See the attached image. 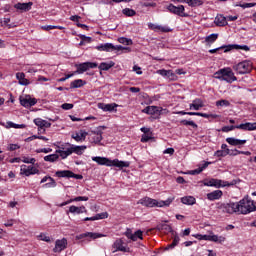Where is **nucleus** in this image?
<instances>
[{
	"label": "nucleus",
	"mask_w": 256,
	"mask_h": 256,
	"mask_svg": "<svg viewBox=\"0 0 256 256\" xmlns=\"http://www.w3.org/2000/svg\"><path fill=\"white\" fill-rule=\"evenodd\" d=\"M8 129H25V124H15L11 121L7 122Z\"/></svg>",
	"instance_id": "obj_42"
},
{
	"label": "nucleus",
	"mask_w": 256,
	"mask_h": 256,
	"mask_svg": "<svg viewBox=\"0 0 256 256\" xmlns=\"http://www.w3.org/2000/svg\"><path fill=\"white\" fill-rule=\"evenodd\" d=\"M97 51H106L107 53L113 51H131L129 47H123L121 45L115 46L113 43H105L99 46H96Z\"/></svg>",
	"instance_id": "obj_8"
},
{
	"label": "nucleus",
	"mask_w": 256,
	"mask_h": 256,
	"mask_svg": "<svg viewBox=\"0 0 256 256\" xmlns=\"http://www.w3.org/2000/svg\"><path fill=\"white\" fill-rule=\"evenodd\" d=\"M232 69L237 73V75H247L253 71V62L244 60L234 64Z\"/></svg>",
	"instance_id": "obj_5"
},
{
	"label": "nucleus",
	"mask_w": 256,
	"mask_h": 256,
	"mask_svg": "<svg viewBox=\"0 0 256 256\" xmlns=\"http://www.w3.org/2000/svg\"><path fill=\"white\" fill-rule=\"evenodd\" d=\"M65 249H67V239L63 238L62 240L56 241L53 251L54 253H61V251H65Z\"/></svg>",
	"instance_id": "obj_18"
},
{
	"label": "nucleus",
	"mask_w": 256,
	"mask_h": 256,
	"mask_svg": "<svg viewBox=\"0 0 256 256\" xmlns=\"http://www.w3.org/2000/svg\"><path fill=\"white\" fill-rule=\"evenodd\" d=\"M216 39H219V34H210L206 37L207 43H215Z\"/></svg>",
	"instance_id": "obj_49"
},
{
	"label": "nucleus",
	"mask_w": 256,
	"mask_h": 256,
	"mask_svg": "<svg viewBox=\"0 0 256 256\" xmlns=\"http://www.w3.org/2000/svg\"><path fill=\"white\" fill-rule=\"evenodd\" d=\"M156 229L157 231H163V233H171V231H173V228H171V225L166 223L158 224L156 226Z\"/></svg>",
	"instance_id": "obj_33"
},
{
	"label": "nucleus",
	"mask_w": 256,
	"mask_h": 256,
	"mask_svg": "<svg viewBox=\"0 0 256 256\" xmlns=\"http://www.w3.org/2000/svg\"><path fill=\"white\" fill-rule=\"evenodd\" d=\"M73 104L71 103H64L61 105V109H64V111H70V109H73Z\"/></svg>",
	"instance_id": "obj_55"
},
{
	"label": "nucleus",
	"mask_w": 256,
	"mask_h": 256,
	"mask_svg": "<svg viewBox=\"0 0 256 256\" xmlns=\"http://www.w3.org/2000/svg\"><path fill=\"white\" fill-rule=\"evenodd\" d=\"M55 176L59 177V178H66V179H83V175L75 174L71 170H59V171H56Z\"/></svg>",
	"instance_id": "obj_11"
},
{
	"label": "nucleus",
	"mask_w": 256,
	"mask_h": 256,
	"mask_svg": "<svg viewBox=\"0 0 256 256\" xmlns=\"http://www.w3.org/2000/svg\"><path fill=\"white\" fill-rule=\"evenodd\" d=\"M150 29H154V31H161V33H171V31H173V29L169 28V26H159L153 24Z\"/></svg>",
	"instance_id": "obj_37"
},
{
	"label": "nucleus",
	"mask_w": 256,
	"mask_h": 256,
	"mask_svg": "<svg viewBox=\"0 0 256 256\" xmlns=\"http://www.w3.org/2000/svg\"><path fill=\"white\" fill-rule=\"evenodd\" d=\"M69 213H77V215H81V213H87V209L85 206L77 207L75 205H72L69 207Z\"/></svg>",
	"instance_id": "obj_30"
},
{
	"label": "nucleus",
	"mask_w": 256,
	"mask_h": 256,
	"mask_svg": "<svg viewBox=\"0 0 256 256\" xmlns=\"http://www.w3.org/2000/svg\"><path fill=\"white\" fill-rule=\"evenodd\" d=\"M85 237H89L90 239H101V237H105V234L95 233V232H86L80 235V239Z\"/></svg>",
	"instance_id": "obj_28"
},
{
	"label": "nucleus",
	"mask_w": 256,
	"mask_h": 256,
	"mask_svg": "<svg viewBox=\"0 0 256 256\" xmlns=\"http://www.w3.org/2000/svg\"><path fill=\"white\" fill-rule=\"evenodd\" d=\"M122 15H125V17H135L137 15V12L131 8H124L122 10Z\"/></svg>",
	"instance_id": "obj_40"
},
{
	"label": "nucleus",
	"mask_w": 256,
	"mask_h": 256,
	"mask_svg": "<svg viewBox=\"0 0 256 256\" xmlns=\"http://www.w3.org/2000/svg\"><path fill=\"white\" fill-rule=\"evenodd\" d=\"M201 107H204L203 100L196 98L193 100V103L190 104V109H194V111H199Z\"/></svg>",
	"instance_id": "obj_35"
},
{
	"label": "nucleus",
	"mask_w": 256,
	"mask_h": 256,
	"mask_svg": "<svg viewBox=\"0 0 256 256\" xmlns=\"http://www.w3.org/2000/svg\"><path fill=\"white\" fill-rule=\"evenodd\" d=\"M125 235L128 239H131V241H137L138 239L143 240V231L141 230H137L134 234L127 231Z\"/></svg>",
	"instance_id": "obj_23"
},
{
	"label": "nucleus",
	"mask_w": 256,
	"mask_h": 256,
	"mask_svg": "<svg viewBox=\"0 0 256 256\" xmlns=\"http://www.w3.org/2000/svg\"><path fill=\"white\" fill-rule=\"evenodd\" d=\"M151 139H153V137H151V135L144 134V135H142L141 143H148V141H151Z\"/></svg>",
	"instance_id": "obj_54"
},
{
	"label": "nucleus",
	"mask_w": 256,
	"mask_h": 256,
	"mask_svg": "<svg viewBox=\"0 0 256 256\" xmlns=\"http://www.w3.org/2000/svg\"><path fill=\"white\" fill-rule=\"evenodd\" d=\"M49 181L48 183L44 184L43 187L45 189H51V188H55L57 187V182L55 181V179L52 178H49Z\"/></svg>",
	"instance_id": "obj_45"
},
{
	"label": "nucleus",
	"mask_w": 256,
	"mask_h": 256,
	"mask_svg": "<svg viewBox=\"0 0 256 256\" xmlns=\"http://www.w3.org/2000/svg\"><path fill=\"white\" fill-rule=\"evenodd\" d=\"M181 125H185L186 127L190 126L193 129H197L199 126L197 125V123H195L194 121L191 120H181L180 121Z\"/></svg>",
	"instance_id": "obj_41"
},
{
	"label": "nucleus",
	"mask_w": 256,
	"mask_h": 256,
	"mask_svg": "<svg viewBox=\"0 0 256 256\" xmlns=\"http://www.w3.org/2000/svg\"><path fill=\"white\" fill-rule=\"evenodd\" d=\"M181 203H183V205H195L197 199L193 196H184L181 198Z\"/></svg>",
	"instance_id": "obj_34"
},
{
	"label": "nucleus",
	"mask_w": 256,
	"mask_h": 256,
	"mask_svg": "<svg viewBox=\"0 0 256 256\" xmlns=\"http://www.w3.org/2000/svg\"><path fill=\"white\" fill-rule=\"evenodd\" d=\"M228 46H234L233 49H242L243 51H249V46L247 45H237V44H229Z\"/></svg>",
	"instance_id": "obj_52"
},
{
	"label": "nucleus",
	"mask_w": 256,
	"mask_h": 256,
	"mask_svg": "<svg viewBox=\"0 0 256 256\" xmlns=\"http://www.w3.org/2000/svg\"><path fill=\"white\" fill-rule=\"evenodd\" d=\"M33 7V2H28V3H21L18 2L17 4L14 5V9H18L19 11H31V8Z\"/></svg>",
	"instance_id": "obj_22"
},
{
	"label": "nucleus",
	"mask_w": 256,
	"mask_h": 256,
	"mask_svg": "<svg viewBox=\"0 0 256 256\" xmlns=\"http://www.w3.org/2000/svg\"><path fill=\"white\" fill-rule=\"evenodd\" d=\"M81 39H82V41H83L84 43H91V41H92V38H91V37H87V36H85V35H82V36H81Z\"/></svg>",
	"instance_id": "obj_64"
},
{
	"label": "nucleus",
	"mask_w": 256,
	"mask_h": 256,
	"mask_svg": "<svg viewBox=\"0 0 256 256\" xmlns=\"http://www.w3.org/2000/svg\"><path fill=\"white\" fill-rule=\"evenodd\" d=\"M231 105V102L229 100H218L216 101V107H229Z\"/></svg>",
	"instance_id": "obj_46"
},
{
	"label": "nucleus",
	"mask_w": 256,
	"mask_h": 256,
	"mask_svg": "<svg viewBox=\"0 0 256 256\" xmlns=\"http://www.w3.org/2000/svg\"><path fill=\"white\" fill-rule=\"evenodd\" d=\"M179 241H180V238L178 235L174 236V239L172 241V243L168 244L166 246V251H169V249H175V247H177V245H179Z\"/></svg>",
	"instance_id": "obj_39"
},
{
	"label": "nucleus",
	"mask_w": 256,
	"mask_h": 256,
	"mask_svg": "<svg viewBox=\"0 0 256 256\" xmlns=\"http://www.w3.org/2000/svg\"><path fill=\"white\" fill-rule=\"evenodd\" d=\"M22 163H27L30 165H35L37 163V160L35 158H29L27 156L22 157Z\"/></svg>",
	"instance_id": "obj_48"
},
{
	"label": "nucleus",
	"mask_w": 256,
	"mask_h": 256,
	"mask_svg": "<svg viewBox=\"0 0 256 256\" xmlns=\"http://www.w3.org/2000/svg\"><path fill=\"white\" fill-rule=\"evenodd\" d=\"M93 143L98 144L100 141H103V135L101 132L94 133L92 138Z\"/></svg>",
	"instance_id": "obj_47"
},
{
	"label": "nucleus",
	"mask_w": 256,
	"mask_h": 256,
	"mask_svg": "<svg viewBox=\"0 0 256 256\" xmlns=\"http://www.w3.org/2000/svg\"><path fill=\"white\" fill-rule=\"evenodd\" d=\"M66 145L67 147H70L71 155H73V153H75V155H83V153H85V150L87 149V146L85 145L77 146L71 143H66Z\"/></svg>",
	"instance_id": "obj_15"
},
{
	"label": "nucleus",
	"mask_w": 256,
	"mask_h": 256,
	"mask_svg": "<svg viewBox=\"0 0 256 256\" xmlns=\"http://www.w3.org/2000/svg\"><path fill=\"white\" fill-rule=\"evenodd\" d=\"M84 85H87V82L83 79H77L70 83V89H79L80 87H83Z\"/></svg>",
	"instance_id": "obj_31"
},
{
	"label": "nucleus",
	"mask_w": 256,
	"mask_h": 256,
	"mask_svg": "<svg viewBox=\"0 0 256 256\" xmlns=\"http://www.w3.org/2000/svg\"><path fill=\"white\" fill-rule=\"evenodd\" d=\"M21 175H25V177H29L31 175H39V169L34 166H27L25 164L21 165L20 167Z\"/></svg>",
	"instance_id": "obj_12"
},
{
	"label": "nucleus",
	"mask_w": 256,
	"mask_h": 256,
	"mask_svg": "<svg viewBox=\"0 0 256 256\" xmlns=\"http://www.w3.org/2000/svg\"><path fill=\"white\" fill-rule=\"evenodd\" d=\"M214 23L217 25V27H225L227 26V18L219 14L216 16Z\"/></svg>",
	"instance_id": "obj_29"
},
{
	"label": "nucleus",
	"mask_w": 256,
	"mask_h": 256,
	"mask_svg": "<svg viewBox=\"0 0 256 256\" xmlns=\"http://www.w3.org/2000/svg\"><path fill=\"white\" fill-rule=\"evenodd\" d=\"M164 111H167V109L159 106H150V115H154V119H159V116L163 115Z\"/></svg>",
	"instance_id": "obj_20"
},
{
	"label": "nucleus",
	"mask_w": 256,
	"mask_h": 256,
	"mask_svg": "<svg viewBox=\"0 0 256 256\" xmlns=\"http://www.w3.org/2000/svg\"><path fill=\"white\" fill-rule=\"evenodd\" d=\"M204 3L203 0H188L189 7H201Z\"/></svg>",
	"instance_id": "obj_43"
},
{
	"label": "nucleus",
	"mask_w": 256,
	"mask_h": 256,
	"mask_svg": "<svg viewBox=\"0 0 256 256\" xmlns=\"http://www.w3.org/2000/svg\"><path fill=\"white\" fill-rule=\"evenodd\" d=\"M41 29L43 31H51L53 29H55V25H46V26H42Z\"/></svg>",
	"instance_id": "obj_63"
},
{
	"label": "nucleus",
	"mask_w": 256,
	"mask_h": 256,
	"mask_svg": "<svg viewBox=\"0 0 256 256\" xmlns=\"http://www.w3.org/2000/svg\"><path fill=\"white\" fill-rule=\"evenodd\" d=\"M92 161H95V163H98V165H106V167H118L119 169H123L131 165V163L127 161H121L119 159L110 160L109 158L101 156L92 157Z\"/></svg>",
	"instance_id": "obj_2"
},
{
	"label": "nucleus",
	"mask_w": 256,
	"mask_h": 256,
	"mask_svg": "<svg viewBox=\"0 0 256 256\" xmlns=\"http://www.w3.org/2000/svg\"><path fill=\"white\" fill-rule=\"evenodd\" d=\"M113 248L116 249L115 251H122L123 253H127V251H129L125 246V242H123L121 239H118L114 242Z\"/></svg>",
	"instance_id": "obj_24"
},
{
	"label": "nucleus",
	"mask_w": 256,
	"mask_h": 256,
	"mask_svg": "<svg viewBox=\"0 0 256 256\" xmlns=\"http://www.w3.org/2000/svg\"><path fill=\"white\" fill-rule=\"evenodd\" d=\"M76 73L77 75H83L85 71H89V69H96V67H99V64L97 62H83L80 64H75Z\"/></svg>",
	"instance_id": "obj_9"
},
{
	"label": "nucleus",
	"mask_w": 256,
	"mask_h": 256,
	"mask_svg": "<svg viewBox=\"0 0 256 256\" xmlns=\"http://www.w3.org/2000/svg\"><path fill=\"white\" fill-rule=\"evenodd\" d=\"M17 149H21V146L18 144H9L8 151H17Z\"/></svg>",
	"instance_id": "obj_59"
},
{
	"label": "nucleus",
	"mask_w": 256,
	"mask_h": 256,
	"mask_svg": "<svg viewBox=\"0 0 256 256\" xmlns=\"http://www.w3.org/2000/svg\"><path fill=\"white\" fill-rule=\"evenodd\" d=\"M107 217H109V213L102 212V213L96 214L95 216H92V217H86L83 219V221H99L101 219H107Z\"/></svg>",
	"instance_id": "obj_25"
},
{
	"label": "nucleus",
	"mask_w": 256,
	"mask_h": 256,
	"mask_svg": "<svg viewBox=\"0 0 256 256\" xmlns=\"http://www.w3.org/2000/svg\"><path fill=\"white\" fill-rule=\"evenodd\" d=\"M118 107L119 105L117 103H110V104L99 103L98 104V109H102V111L109 112V113L113 111H117Z\"/></svg>",
	"instance_id": "obj_17"
},
{
	"label": "nucleus",
	"mask_w": 256,
	"mask_h": 256,
	"mask_svg": "<svg viewBox=\"0 0 256 256\" xmlns=\"http://www.w3.org/2000/svg\"><path fill=\"white\" fill-rule=\"evenodd\" d=\"M216 209L220 213H228L229 215H233V213H239L241 215H248V213H253L256 211L255 202L249 199H242L239 202H229V203H221L218 202L216 204Z\"/></svg>",
	"instance_id": "obj_1"
},
{
	"label": "nucleus",
	"mask_w": 256,
	"mask_h": 256,
	"mask_svg": "<svg viewBox=\"0 0 256 256\" xmlns=\"http://www.w3.org/2000/svg\"><path fill=\"white\" fill-rule=\"evenodd\" d=\"M53 149L51 148H40L36 150V153H51Z\"/></svg>",
	"instance_id": "obj_61"
},
{
	"label": "nucleus",
	"mask_w": 256,
	"mask_h": 256,
	"mask_svg": "<svg viewBox=\"0 0 256 256\" xmlns=\"http://www.w3.org/2000/svg\"><path fill=\"white\" fill-rule=\"evenodd\" d=\"M166 9L169 11V13L178 15V17H189V14L185 13V6L183 5L175 6L173 4H169Z\"/></svg>",
	"instance_id": "obj_10"
},
{
	"label": "nucleus",
	"mask_w": 256,
	"mask_h": 256,
	"mask_svg": "<svg viewBox=\"0 0 256 256\" xmlns=\"http://www.w3.org/2000/svg\"><path fill=\"white\" fill-rule=\"evenodd\" d=\"M112 67H115V62L110 61V62H102L100 63V65L98 66V69L100 71H109V69H111Z\"/></svg>",
	"instance_id": "obj_36"
},
{
	"label": "nucleus",
	"mask_w": 256,
	"mask_h": 256,
	"mask_svg": "<svg viewBox=\"0 0 256 256\" xmlns=\"http://www.w3.org/2000/svg\"><path fill=\"white\" fill-rule=\"evenodd\" d=\"M87 135H89L87 131L80 130L79 132L71 134V138L74 139V141H76L77 143H83V141L87 139Z\"/></svg>",
	"instance_id": "obj_16"
},
{
	"label": "nucleus",
	"mask_w": 256,
	"mask_h": 256,
	"mask_svg": "<svg viewBox=\"0 0 256 256\" xmlns=\"http://www.w3.org/2000/svg\"><path fill=\"white\" fill-rule=\"evenodd\" d=\"M158 75H161L162 77H167L169 73H171L170 70L161 69L157 71Z\"/></svg>",
	"instance_id": "obj_58"
},
{
	"label": "nucleus",
	"mask_w": 256,
	"mask_h": 256,
	"mask_svg": "<svg viewBox=\"0 0 256 256\" xmlns=\"http://www.w3.org/2000/svg\"><path fill=\"white\" fill-rule=\"evenodd\" d=\"M227 155H230V150H217L214 153V157H227Z\"/></svg>",
	"instance_id": "obj_44"
},
{
	"label": "nucleus",
	"mask_w": 256,
	"mask_h": 256,
	"mask_svg": "<svg viewBox=\"0 0 256 256\" xmlns=\"http://www.w3.org/2000/svg\"><path fill=\"white\" fill-rule=\"evenodd\" d=\"M171 203H173V199L171 198H168L166 201H158L150 197L140 199V205H143V207H169Z\"/></svg>",
	"instance_id": "obj_4"
},
{
	"label": "nucleus",
	"mask_w": 256,
	"mask_h": 256,
	"mask_svg": "<svg viewBox=\"0 0 256 256\" xmlns=\"http://www.w3.org/2000/svg\"><path fill=\"white\" fill-rule=\"evenodd\" d=\"M255 6H256V3H243L238 5V7H241L242 9H249Z\"/></svg>",
	"instance_id": "obj_53"
},
{
	"label": "nucleus",
	"mask_w": 256,
	"mask_h": 256,
	"mask_svg": "<svg viewBox=\"0 0 256 256\" xmlns=\"http://www.w3.org/2000/svg\"><path fill=\"white\" fill-rule=\"evenodd\" d=\"M226 142H228L229 145H232V147H237L239 145H245L247 143V140H239L234 137L226 138Z\"/></svg>",
	"instance_id": "obj_27"
},
{
	"label": "nucleus",
	"mask_w": 256,
	"mask_h": 256,
	"mask_svg": "<svg viewBox=\"0 0 256 256\" xmlns=\"http://www.w3.org/2000/svg\"><path fill=\"white\" fill-rule=\"evenodd\" d=\"M118 41L122 44V45H132L133 44V40L125 38V37H121L118 39Z\"/></svg>",
	"instance_id": "obj_51"
},
{
	"label": "nucleus",
	"mask_w": 256,
	"mask_h": 256,
	"mask_svg": "<svg viewBox=\"0 0 256 256\" xmlns=\"http://www.w3.org/2000/svg\"><path fill=\"white\" fill-rule=\"evenodd\" d=\"M44 161L47 163H55V161H59V154H50L44 157Z\"/></svg>",
	"instance_id": "obj_38"
},
{
	"label": "nucleus",
	"mask_w": 256,
	"mask_h": 256,
	"mask_svg": "<svg viewBox=\"0 0 256 256\" xmlns=\"http://www.w3.org/2000/svg\"><path fill=\"white\" fill-rule=\"evenodd\" d=\"M204 185L205 187H215L216 189H221V187H232V185H235V182H228L224 180L210 178L204 180Z\"/></svg>",
	"instance_id": "obj_7"
},
{
	"label": "nucleus",
	"mask_w": 256,
	"mask_h": 256,
	"mask_svg": "<svg viewBox=\"0 0 256 256\" xmlns=\"http://www.w3.org/2000/svg\"><path fill=\"white\" fill-rule=\"evenodd\" d=\"M213 77L214 79H219V81H226V83H233L237 81V76L233 73V70L230 67L216 71Z\"/></svg>",
	"instance_id": "obj_3"
},
{
	"label": "nucleus",
	"mask_w": 256,
	"mask_h": 256,
	"mask_svg": "<svg viewBox=\"0 0 256 256\" xmlns=\"http://www.w3.org/2000/svg\"><path fill=\"white\" fill-rule=\"evenodd\" d=\"M16 79L19 81L20 85H24V86L29 85V80L25 78V73L23 72L16 73Z\"/></svg>",
	"instance_id": "obj_32"
},
{
	"label": "nucleus",
	"mask_w": 256,
	"mask_h": 256,
	"mask_svg": "<svg viewBox=\"0 0 256 256\" xmlns=\"http://www.w3.org/2000/svg\"><path fill=\"white\" fill-rule=\"evenodd\" d=\"M234 47H237V46L223 45V46H220V47H218L216 49H210L208 51V53H210L211 55H213L215 53H219L221 55V51L224 50V53H229V51H233Z\"/></svg>",
	"instance_id": "obj_19"
},
{
	"label": "nucleus",
	"mask_w": 256,
	"mask_h": 256,
	"mask_svg": "<svg viewBox=\"0 0 256 256\" xmlns=\"http://www.w3.org/2000/svg\"><path fill=\"white\" fill-rule=\"evenodd\" d=\"M45 123V120L41 119V118H36L34 119V124L39 127L38 131H41V129H43V125Z\"/></svg>",
	"instance_id": "obj_50"
},
{
	"label": "nucleus",
	"mask_w": 256,
	"mask_h": 256,
	"mask_svg": "<svg viewBox=\"0 0 256 256\" xmlns=\"http://www.w3.org/2000/svg\"><path fill=\"white\" fill-rule=\"evenodd\" d=\"M223 197V191L214 190L207 194L208 201H217Z\"/></svg>",
	"instance_id": "obj_21"
},
{
	"label": "nucleus",
	"mask_w": 256,
	"mask_h": 256,
	"mask_svg": "<svg viewBox=\"0 0 256 256\" xmlns=\"http://www.w3.org/2000/svg\"><path fill=\"white\" fill-rule=\"evenodd\" d=\"M67 147V144H62L58 146V150H56V154L61 157V159H67L69 155H71V148Z\"/></svg>",
	"instance_id": "obj_13"
},
{
	"label": "nucleus",
	"mask_w": 256,
	"mask_h": 256,
	"mask_svg": "<svg viewBox=\"0 0 256 256\" xmlns=\"http://www.w3.org/2000/svg\"><path fill=\"white\" fill-rule=\"evenodd\" d=\"M196 237L197 239H200V241H210L211 235L198 234Z\"/></svg>",
	"instance_id": "obj_57"
},
{
	"label": "nucleus",
	"mask_w": 256,
	"mask_h": 256,
	"mask_svg": "<svg viewBox=\"0 0 256 256\" xmlns=\"http://www.w3.org/2000/svg\"><path fill=\"white\" fill-rule=\"evenodd\" d=\"M190 116L203 117L204 119H217V114H207L203 112H190Z\"/></svg>",
	"instance_id": "obj_26"
},
{
	"label": "nucleus",
	"mask_w": 256,
	"mask_h": 256,
	"mask_svg": "<svg viewBox=\"0 0 256 256\" xmlns=\"http://www.w3.org/2000/svg\"><path fill=\"white\" fill-rule=\"evenodd\" d=\"M234 129H240L241 131H256V122H246L239 125L223 126L221 131L222 133H229V131H234Z\"/></svg>",
	"instance_id": "obj_6"
},
{
	"label": "nucleus",
	"mask_w": 256,
	"mask_h": 256,
	"mask_svg": "<svg viewBox=\"0 0 256 256\" xmlns=\"http://www.w3.org/2000/svg\"><path fill=\"white\" fill-rule=\"evenodd\" d=\"M40 240L45 241L46 243H51V237L45 235V234H40Z\"/></svg>",
	"instance_id": "obj_60"
},
{
	"label": "nucleus",
	"mask_w": 256,
	"mask_h": 256,
	"mask_svg": "<svg viewBox=\"0 0 256 256\" xmlns=\"http://www.w3.org/2000/svg\"><path fill=\"white\" fill-rule=\"evenodd\" d=\"M200 173H203V169H201L200 167L190 171V175H199Z\"/></svg>",
	"instance_id": "obj_62"
},
{
	"label": "nucleus",
	"mask_w": 256,
	"mask_h": 256,
	"mask_svg": "<svg viewBox=\"0 0 256 256\" xmlns=\"http://www.w3.org/2000/svg\"><path fill=\"white\" fill-rule=\"evenodd\" d=\"M77 201H89V197L87 196H78L72 199V203L73 202H77Z\"/></svg>",
	"instance_id": "obj_56"
},
{
	"label": "nucleus",
	"mask_w": 256,
	"mask_h": 256,
	"mask_svg": "<svg viewBox=\"0 0 256 256\" xmlns=\"http://www.w3.org/2000/svg\"><path fill=\"white\" fill-rule=\"evenodd\" d=\"M20 105H22V107H26V109H29V107L37 105V100L27 95L24 98H20Z\"/></svg>",
	"instance_id": "obj_14"
}]
</instances>
